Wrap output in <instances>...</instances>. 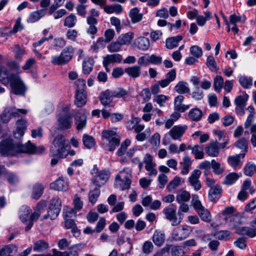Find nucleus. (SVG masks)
Returning <instances> with one entry per match:
<instances>
[{"instance_id": "nucleus-1", "label": "nucleus", "mask_w": 256, "mask_h": 256, "mask_svg": "<svg viewBox=\"0 0 256 256\" xmlns=\"http://www.w3.org/2000/svg\"><path fill=\"white\" fill-rule=\"evenodd\" d=\"M44 150L43 146H36L30 141L24 144H14L12 139L8 138L0 142V153L4 156H12L18 153L41 154Z\"/></svg>"}, {"instance_id": "nucleus-2", "label": "nucleus", "mask_w": 256, "mask_h": 256, "mask_svg": "<svg viewBox=\"0 0 256 256\" xmlns=\"http://www.w3.org/2000/svg\"><path fill=\"white\" fill-rule=\"evenodd\" d=\"M0 81L4 84L10 82L12 90L16 94H22L25 92V86L18 74L9 76L8 70L4 66H0Z\"/></svg>"}, {"instance_id": "nucleus-3", "label": "nucleus", "mask_w": 256, "mask_h": 256, "mask_svg": "<svg viewBox=\"0 0 256 256\" xmlns=\"http://www.w3.org/2000/svg\"><path fill=\"white\" fill-rule=\"evenodd\" d=\"M68 142L62 134H58L52 142L50 154L52 156L64 158L68 155Z\"/></svg>"}, {"instance_id": "nucleus-4", "label": "nucleus", "mask_w": 256, "mask_h": 256, "mask_svg": "<svg viewBox=\"0 0 256 256\" xmlns=\"http://www.w3.org/2000/svg\"><path fill=\"white\" fill-rule=\"evenodd\" d=\"M70 105H64L56 114L58 126L61 129H68L72 126V116L70 112Z\"/></svg>"}, {"instance_id": "nucleus-5", "label": "nucleus", "mask_w": 256, "mask_h": 256, "mask_svg": "<svg viewBox=\"0 0 256 256\" xmlns=\"http://www.w3.org/2000/svg\"><path fill=\"white\" fill-rule=\"evenodd\" d=\"M102 138L106 143V146L109 151H114L120 142L119 136L114 130H104L102 132Z\"/></svg>"}, {"instance_id": "nucleus-6", "label": "nucleus", "mask_w": 256, "mask_h": 256, "mask_svg": "<svg viewBox=\"0 0 256 256\" xmlns=\"http://www.w3.org/2000/svg\"><path fill=\"white\" fill-rule=\"evenodd\" d=\"M74 51V48L72 46H68L62 50L60 56L52 58V63L55 65L66 64L72 60Z\"/></svg>"}, {"instance_id": "nucleus-7", "label": "nucleus", "mask_w": 256, "mask_h": 256, "mask_svg": "<svg viewBox=\"0 0 256 256\" xmlns=\"http://www.w3.org/2000/svg\"><path fill=\"white\" fill-rule=\"evenodd\" d=\"M27 110L25 109H16L15 108L8 107L5 108L2 112L1 118L3 122H8L12 117L18 116L20 114H26Z\"/></svg>"}, {"instance_id": "nucleus-8", "label": "nucleus", "mask_w": 256, "mask_h": 256, "mask_svg": "<svg viewBox=\"0 0 256 256\" xmlns=\"http://www.w3.org/2000/svg\"><path fill=\"white\" fill-rule=\"evenodd\" d=\"M190 227L188 226H180L175 228L172 233V238L176 241L186 238L190 233Z\"/></svg>"}, {"instance_id": "nucleus-9", "label": "nucleus", "mask_w": 256, "mask_h": 256, "mask_svg": "<svg viewBox=\"0 0 256 256\" xmlns=\"http://www.w3.org/2000/svg\"><path fill=\"white\" fill-rule=\"evenodd\" d=\"M176 208L170 207L166 208L163 210L166 218L171 222L172 225L173 226L180 224L182 220V216H179L178 218L176 216Z\"/></svg>"}, {"instance_id": "nucleus-10", "label": "nucleus", "mask_w": 256, "mask_h": 256, "mask_svg": "<svg viewBox=\"0 0 256 256\" xmlns=\"http://www.w3.org/2000/svg\"><path fill=\"white\" fill-rule=\"evenodd\" d=\"M46 202L44 201H40L36 208V210L30 214V219L28 225L25 227V230H29L33 226L34 221L37 220L41 213L42 210L46 206Z\"/></svg>"}, {"instance_id": "nucleus-11", "label": "nucleus", "mask_w": 256, "mask_h": 256, "mask_svg": "<svg viewBox=\"0 0 256 256\" xmlns=\"http://www.w3.org/2000/svg\"><path fill=\"white\" fill-rule=\"evenodd\" d=\"M110 176V172L108 170H102L98 172L97 175L92 178V182L98 187H100L104 184L108 180Z\"/></svg>"}, {"instance_id": "nucleus-12", "label": "nucleus", "mask_w": 256, "mask_h": 256, "mask_svg": "<svg viewBox=\"0 0 256 256\" xmlns=\"http://www.w3.org/2000/svg\"><path fill=\"white\" fill-rule=\"evenodd\" d=\"M86 110H79L76 111L74 115L75 124L78 130L85 127L86 123Z\"/></svg>"}, {"instance_id": "nucleus-13", "label": "nucleus", "mask_w": 256, "mask_h": 256, "mask_svg": "<svg viewBox=\"0 0 256 256\" xmlns=\"http://www.w3.org/2000/svg\"><path fill=\"white\" fill-rule=\"evenodd\" d=\"M201 172L198 170H194L188 178L190 185L192 186L196 191L199 190L202 188L200 182L199 180Z\"/></svg>"}, {"instance_id": "nucleus-14", "label": "nucleus", "mask_w": 256, "mask_h": 256, "mask_svg": "<svg viewBox=\"0 0 256 256\" xmlns=\"http://www.w3.org/2000/svg\"><path fill=\"white\" fill-rule=\"evenodd\" d=\"M52 189L58 191H66L68 189V181L66 178H60L50 184Z\"/></svg>"}, {"instance_id": "nucleus-15", "label": "nucleus", "mask_w": 256, "mask_h": 256, "mask_svg": "<svg viewBox=\"0 0 256 256\" xmlns=\"http://www.w3.org/2000/svg\"><path fill=\"white\" fill-rule=\"evenodd\" d=\"M188 128L186 126H175L168 132V134L174 140L181 138Z\"/></svg>"}, {"instance_id": "nucleus-16", "label": "nucleus", "mask_w": 256, "mask_h": 256, "mask_svg": "<svg viewBox=\"0 0 256 256\" xmlns=\"http://www.w3.org/2000/svg\"><path fill=\"white\" fill-rule=\"evenodd\" d=\"M252 227L242 226L236 229V232L240 235H246L250 238H252L256 236V228L254 227V224L251 223Z\"/></svg>"}, {"instance_id": "nucleus-17", "label": "nucleus", "mask_w": 256, "mask_h": 256, "mask_svg": "<svg viewBox=\"0 0 256 256\" xmlns=\"http://www.w3.org/2000/svg\"><path fill=\"white\" fill-rule=\"evenodd\" d=\"M152 240L154 244L157 246H161L166 240L165 234L164 231L156 230L152 235Z\"/></svg>"}, {"instance_id": "nucleus-18", "label": "nucleus", "mask_w": 256, "mask_h": 256, "mask_svg": "<svg viewBox=\"0 0 256 256\" xmlns=\"http://www.w3.org/2000/svg\"><path fill=\"white\" fill-rule=\"evenodd\" d=\"M31 212V209L30 207L26 206H22L19 211V218L22 222L25 224L26 226L29 222V220L30 219V216Z\"/></svg>"}, {"instance_id": "nucleus-19", "label": "nucleus", "mask_w": 256, "mask_h": 256, "mask_svg": "<svg viewBox=\"0 0 256 256\" xmlns=\"http://www.w3.org/2000/svg\"><path fill=\"white\" fill-rule=\"evenodd\" d=\"M122 59V55L118 54H107L104 57L102 64L104 68H107L110 64L121 62Z\"/></svg>"}, {"instance_id": "nucleus-20", "label": "nucleus", "mask_w": 256, "mask_h": 256, "mask_svg": "<svg viewBox=\"0 0 256 256\" xmlns=\"http://www.w3.org/2000/svg\"><path fill=\"white\" fill-rule=\"evenodd\" d=\"M26 122L24 120H18L16 122V128L14 132V136L16 138H20L22 137L26 129Z\"/></svg>"}, {"instance_id": "nucleus-21", "label": "nucleus", "mask_w": 256, "mask_h": 256, "mask_svg": "<svg viewBox=\"0 0 256 256\" xmlns=\"http://www.w3.org/2000/svg\"><path fill=\"white\" fill-rule=\"evenodd\" d=\"M87 101V94L86 90L77 91L75 95L74 104L79 108L84 106Z\"/></svg>"}, {"instance_id": "nucleus-22", "label": "nucleus", "mask_w": 256, "mask_h": 256, "mask_svg": "<svg viewBox=\"0 0 256 256\" xmlns=\"http://www.w3.org/2000/svg\"><path fill=\"white\" fill-rule=\"evenodd\" d=\"M46 14V10L40 9L31 12L27 18V22L29 23H34L43 18Z\"/></svg>"}, {"instance_id": "nucleus-23", "label": "nucleus", "mask_w": 256, "mask_h": 256, "mask_svg": "<svg viewBox=\"0 0 256 256\" xmlns=\"http://www.w3.org/2000/svg\"><path fill=\"white\" fill-rule=\"evenodd\" d=\"M135 44L136 47L142 50H147L150 46V40L144 36H140L135 40Z\"/></svg>"}, {"instance_id": "nucleus-24", "label": "nucleus", "mask_w": 256, "mask_h": 256, "mask_svg": "<svg viewBox=\"0 0 256 256\" xmlns=\"http://www.w3.org/2000/svg\"><path fill=\"white\" fill-rule=\"evenodd\" d=\"M206 150L210 156H217L219 154L218 143L217 142L210 143L206 147Z\"/></svg>"}, {"instance_id": "nucleus-25", "label": "nucleus", "mask_w": 256, "mask_h": 256, "mask_svg": "<svg viewBox=\"0 0 256 256\" xmlns=\"http://www.w3.org/2000/svg\"><path fill=\"white\" fill-rule=\"evenodd\" d=\"M113 98L112 91L107 90L102 93L100 100L101 104L106 107L112 102Z\"/></svg>"}, {"instance_id": "nucleus-26", "label": "nucleus", "mask_w": 256, "mask_h": 256, "mask_svg": "<svg viewBox=\"0 0 256 256\" xmlns=\"http://www.w3.org/2000/svg\"><path fill=\"white\" fill-rule=\"evenodd\" d=\"M182 40L181 36H176L168 38L166 40V46L168 49H173L176 48L178 42Z\"/></svg>"}, {"instance_id": "nucleus-27", "label": "nucleus", "mask_w": 256, "mask_h": 256, "mask_svg": "<svg viewBox=\"0 0 256 256\" xmlns=\"http://www.w3.org/2000/svg\"><path fill=\"white\" fill-rule=\"evenodd\" d=\"M128 15L132 24L140 22L142 20L143 16L142 14L140 12L139 10L137 8L131 9Z\"/></svg>"}, {"instance_id": "nucleus-28", "label": "nucleus", "mask_w": 256, "mask_h": 256, "mask_svg": "<svg viewBox=\"0 0 256 256\" xmlns=\"http://www.w3.org/2000/svg\"><path fill=\"white\" fill-rule=\"evenodd\" d=\"M245 154L242 153L233 156H229L228 158V164L233 168H236L240 164V159L244 158Z\"/></svg>"}, {"instance_id": "nucleus-29", "label": "nucleus", "mask_w": 256, "mask_h": 256, "mask_svg": "<svg viewBox=\"0 0 256 256\" xmlns=\"http://www.w3.org/2000/svg\"><path fill=\"white\" fill-rule=\"evenodd\" d=\"M132 170L129 168H124L122 170L119 172L116 177L117 178L124 179L126 181H128L131 184V178L132 177Z\"/></svg>"}, {"instance_id": "nucleus-30", "label": "nucleus", "mask_w": 256, "mask_h": 256, "mask_svg": "<svg viewBox=\"0 0 256 256\" xmlns=\"http://www.w3.org/2000/svg\"><path fill=\"white\" fill-rule=\"evenodd\" d=\"M17 247L14 244L6 245L0 249V256H10L17 252Z\"/></svg>"}, {"instance_id": "nucleus-31", "label": "nucleus", "mask_w": 256, "mask_h": 256, "mask_svg": "<svg viewBox=\"0 0 256 256\" xmlns=\"http://www.w3.org/2000/svg\"><path fill=\"white\" fill-rule=\"evenodd\" d=\"M134 38V34L132 32H128L120 36L118 38L122 46L130 44Z\"/></svg>"}, {"instance_id": "nucleus-32", "label": "nucleus", "mask_w": 256, "mask_h": 256, "mask_svg": "<svg viewBox=\"0 0 256 256\" xmlns=\"http://www.w3.org/2000/svg\"><path fill=\"white\" fill-rule=\"evenodd\" d=\"M174 90L180 94H188L190 92L188 84L183 81L179 82L176 84L174 87Z\"/></svg>"}, {"instance_id": "nucleus-33", "label": "nucleus", "mask_w": 256, "mask_h": 256, "mask_svg": "<svg viewBox=\"0 0 256 256\" xmlns=\"http://www.w3.org/2000/svg\"><path fill=\"white\" fill-rule=\"evenodd\" d=\"M202 112L198 108H192L188 112V116L192 120L198 122L202 116Z\"/></svg>"}, {"instance_id": "nucleus-34", "label": "nucleus", "mask_w": 256, "mask_h": 256, "mask_svg": "<svg viewBox=\"0 0 256 256\" xmlns=\"http://www.w3.org/2000/svg\"><path fill=\"white\" fill-rule=\"evenodd\" d=\"M94 64V60L91 58L84 60L82 63L83 72L86 74H88L92 70Z\"/></svg>"}, {"instance_id": "nucleus-35", "label": "nucleus", "mask_w": 256, "mask_h": 256, "mask_svg": "<svg viewBox=\"0 0 256 256\" xmlns=\"http://www.w3.org/2000/svg\"><path fill=\"white\" fill-rule=\"evenodd\" d=\"M141 68L138 66H134L125 68L124 72L132 78H136L140 74Z\"/></svg>"}, {"instance_id": "nucleus-36", "label": "nucleus", "mask_w": 256, "mask_h": 256, "mask_svg": "<svg viewBox=\"0 0 256 256\" xmlns=\"http://www.w3.org/2000/svg\"><path fill=\"white\" fill-rule=\"evenodd\" d=\"M124 180V179L122 178H117L116 177L114 184V187L121 190L129 189L131 184Z\"/></svg>"}, {"instance_id": "nucleus-37", "label": "nucleus", "mask_w": 256, "mask_h": 256, "mask_svg": "<svg viewBox=\"0 0 256 256\" xmlns=\"http://www.w3.org/2000/svg\"><path fill=\"white\" fill-rule=\"evenodd\" d=\"M213 235L220 240H228L230 238L232 233L228 230H221L215 231Z\"/></svg>"}, {"instance_id": "nucleus-38", "label": "nucleus", "mask_w": 256, "mask_h": 256, "mask_svg": "<svg viewBox=\"0 0 256 256\" xmlns=\"http://www.w3.org/2000/svg\"><path fill=\"white\" fill-rule=\"evenodd\" d=\"M190 198V193L184 190H180L178 192L176 196V200L179 203H184L188 202Z\"/></svg>"}, {"instance_id": "nucleus-39", "label": "nucleus", "mask_w": 256, "mask_h": 256, "mask_svg": "<svg viewBox=\"0 0 256 256\" xmlns=\"http://www.w3.org/2000/svg\"><path fill=\"white\" fill-rule=\"evenodd\" d=\"M192 162L188 156H185L180 164H182V168L181 170V174L186 175L188 174L190 168L192 165Z\"/></svg>"}, {"instance_id": "nucleus-40", "label": "nucleus", "mask_w": 256, "mask_h": 256, "mask_svg": "<svg viewBox=\"0 0 256 256\" xmlns=\"http://www.w3.org/2000/svg\"><path fill=\"white\" fill-rule=\"evenodd\" d=\"M241 174L236 172H231L226 176L224 182L226 185L230 186L233 184L240 177Z\"/></svg>"}, {"instance_id": "nucleus-41", "label": "nucleus", "mask_w": 256, "mask_h": 256, "mask_svg": "<svg viewBox=\"0 0 256 256\" xmlns=\"http://www.w3.org/2000/svg\"><path fill=\"white\" fill-rule=\"evenodd\" d=\"M77 20V18L76 15L73 14H71L66 17L64 22V26L68 28H72L76 25Z\"/></svg>"}, {"instance_id": "nucleus-42", "label": "nucleus", "mask_w": 256, "mask_h": 256, "mask_svg": "<svg viewBox=\"0 0 256 256\" xmlns=\"http://www.w3.org/2000/svg\"><path fill=\"white\" fill-rule=\"evenodd\" d=\"M192 153L196 159H202L204 157V146L202 145L196 144L192 146Z\"/></svg>"}, {"instance_id": "nucleus-43", "label": "nucleus", "mask_w": 256, "mask_h": 256, "mask_svg": "<svg viewBox=\"0 0 256 256\" xmlns=\"http://www.w3.org/2000/svg\"><path fill=\"white\" fill-rule=\"evenodd\" d=\"M48 248V244L44 240H38L34 244L33 250L38 252H41Z\"/></svg>"}, {"instance_id": "nucleus-44", "label": "nucleus", "mask_w": 256, "mask_h": 256, "mask_svg": "<svg viewBox=\"0 0 256 256\" xmlns=\"http://www.w3.org/2000/svg\"><path fill=\"white\" fill-rule=\"evenodd\" d=\"M104 10L108 14H120L122 11V8L120 4H116L113 6H106L104 8Z\"/></svg>"}, {"instance_id": "nucleus-45", "label": "nucleus", "mask_w": 256, "mask_h": 256, "mask_svg": "<svg viewBox=\"0 0 256 256\" xmlns=\"http://www.w3.org/2000/svg\"><path fill=\"white\" fill-rule=\"evenodd\" d=\"M240 84L246 89L250 88L252 85V78L246 76H241L238 80Z\"/></svg>"}, {"instance_id": "nucleus-46", "label": "nucleus", "mask_w": 256, "mask_h": 256, "mask_svg": "<svg viewBox=\"0 0 256 256\" xmlns=\"http://www.w3.org/2000/svg\"><path fill=\"white\" fill-rule=\"evenodd\" d=\"M100 195V190L98 188H96L90 190L88 193L89 202L94 205L95 204Z\"/></svg>"}, {"instance_id": "nucleus-47", "label": "nucleus", "mask_w": 256, "mask_h": 256, "mask_svg": "<svg viewBox=\"0 0 256 256\" xmlns=\"http://www.w3.org/2000/svg\"><path fill=\"white\" fill-rule=\"evenodd\" d=\"M43 190L44 187L42 184H35L32 192V198L36 200L38 199L42 196Z\"/></svg>"}, {"instance_id": "nucleus-48", "label": "nucleus", "mask_w": 256, "mask_h": 256, "mask_svg": "<svg viewBox=\"0 0 256 256\" xmlns=\"http://www.w3.org/2000/svg\"><path fill=\"white\" fill-rule=\"evenodd\" d=\"M60 211V210L58 208H53L49 207L48 214L44 216L43 219L46 220L50 218L52 220H54L59 214Z\"/></svg>"}, {"instance_id": "nucleus-49", "label": "nucleus", "mask_w": 256, "mask_h": 256, "mask_svg": "<svg viewBox=\"0 0 256 256\" xmlns=\"http://www.w3.org/2000/svg\"><path fill=\"white\" fill-rule=\"evenodd\" d=\"M248 98V95L245 92H243L242 95L238 96L235 98V105L246 106Z\"/></svg>"}, {"instance_id": "nucleus-50", "label": "nucleus", "mask_w": 256, "mask_h": 256, "mask_svg": "<svg viewBox=\"0 0 256 256\" xmlns=\"http://www.w3.org/2000/svg\"><path fill=\"white\" fill-rule=\"evenodd\" d=\"M122 44L117 40L115 42H111L108 46L107 48L109 52L113 53L120 52L122 50Z\"/></svg>"}, {"instance_id": "nucleus-51", "label": "nucleus", "mask_w": 256, "mask_h": 256, "mask_svg": "<svg viewBox=\"0 0 256 256\" xmlns=\"http://www.w3.org/2000/svg\"><path fill=\"white\" fill-rule=\"evenodd\" d=\"M12 51L14 52L15 58L17 60H21L25 54L24 48L22 46H20L18 44H16Z\"/></svg>"}, {"instance_id": "nucleus-52", "label": "nucleus", "mask_w": 256, "mask_h": 256, "mask_svg": "<svg viewBox=\"0 0 256 256\" xmlns=\"http://www.w3.org/2000/svg\"><path fill=\"white\" fill-rule=\"evenodd\" d=\"M82 142L84 146L88 148H92L95 144L94 139L92 136L88 134L83 136Z\"/></svg>"}, {"instance_id": "nucleus-53", "label": "nucleus", "mask_w": 256, "mask_h": 256, "mask_svg": "<svg viewBox=\"0 0 256 256\" xmlns=\"http://www.w3.org/2000/svg\"><path fill=\"white\" fill-rule=\"evenodd\" d=\"M206 64L212 72L217 71L218 69L213 56H209L207 57Z\"/></svg>"}, {"instance_id": "nucleus-54", "label": "nucleus", "mask_w": 256, "mask_h": 256, "mask_svg": "<svg viewBox=\"0 0 256 256\" xmlns=\"http://www.w3.org/2000/svg\"><path fill=\"white\" fill-rule=\"evenodd\" d=\"M222 192V188L220 186H216L211 188L209 190V197L212 201L216 198Z\"/></svg>"}, {"instance_id": "nucleus-55", "label": "nucleus", "mask_w": 256, "mask_h": 256, "mask_svg": "<svg viewBox=\"0 0 256 256\" xmlns=\"http://www.w3.org/2000/svg\"><path fill=\"white\" fill-rule=\"evenodd\" d=\"M235 146L238 148L242 150V152L246 153L248 151V141L245 138H241L236 142Z\"/></svg>"}, {"instance_id": "nucleus-56", "label": "nucleus", "mask_w": 256, "mask_h": 256, "mask_svg": "<svg viewBox=\"0 0 256 256\" xmlns=\"http://www.w3.org/2000/svg\"><path fill=\"white\" fill-rule=\"evenodd\" d=\"M160 136L158 133H155L150 138L149 142L152 146L156 150L160 145Z\"/></svg>"}, {"instance_id": "nucleus-57", "label": "nucleus", "mask_w": 256, "mask_h": 256, "mask_svg": "<svg viewBox=\"0 0 256 256\" xmlns=\"http://www.w3.org/2000/svg\"><path fill=\"white\" fill-rule=\"evenodd\" d=\"M214 90L217 92H220L224 86V79L220 76H217L214 79Z\"/></svg>"}, {"instance_id": "nucleus-58", "label": "nucleus", "mask_w": 256, "mask_h": 256, "mask_svg": "<svg viewBox=\"0 0 256 256\" xmlns=\"http://www.w3.org/2000/svg\"><path fill=\"white\" fill-rule=\"evenodd\" d=\"M182 179L178 176H175L174 178L168 184L167 188L168 191H171L175 189L176 187L180 184Z\"/></svg>"}, {"instance_id": "nucleus-59", "label": "nucleus", "mask_w": 256, "mask_h": 256, "mask_svg": "<svg viewBox=\"0 0 256 256\" xmlns=\"http://www.w3.org/2000/svg\"><path fill=\"white\" fill-rule=\"evenodd\" d=\"M144 162L146 164V170H150L151 166H155L156 164L153 162L152 156L150 154H146L143 159Z\"/></svg>"}, {"instance_id": "nucleus-60", "label": "nucleus", "mask_w": 256, "mask_h": 256, "mask_svg": "<svg viewBox=\"0 0 256 256\" xmlns=\"http://www.w3.org/2000/svg\"><path fill=\"white\" fill-rule=\"evenodd\" d=\"M212 168L214 172L216 174H220L223 173L224 168L221 166L220 164L214 160H212Z\"/></svg>"}, {"instance_id": "nucleus-61", "label": "nucleus", "mask_w": 256, "mask_h": 256, "mask_svg": "<svg viewBox=\"0 0 256 256\" xmlns=\"http://www.w3.org/2000/svg\"><path fill=\"white\" fill-rule=\"evenodd\" d=\"M168 100V96L164 94H158L154 97L153 101L156 102L160 107H162L164 106V103Z\"/></svg>"}, {"instance_id": "nucleus-62", "label": "nucleus", "mask_w": 256, "mask_h": 256, "mask_svg": "<svg viewBox=\"0 0 256 256\" xmlns=\"http://www.w3.org/2000/svg\"><path fill=\"white\" fill-rule=\"evenodd\" d=\"M201 219L206 222H209L211 220V215L210 212L206 208H204L198 212Z\"/></svg>"}, {"instance_id": "nucleus-63", "label": "nucleus", "mask_w": 256, "mask_h": 256, "mask_svg": "<svg viewBox=\"0 0 256 256\" xmlns=\"http://www.w3.org/2000/svg\"><path fill=\"white\" fill-rule=\"evenodd\" d=\"M190 52L194 57L199 58L202 55V50L201 48L198 46H193L190 48Z\"/></svg>"}, {"instance_id": "nucleus-64", "label": "nucleus", "mask_w": 256, "mask_h": 256, "mask_svg": "<svg viewBox=\"0 0 256 256\" xmlns=\"http://www.w3.org/2000/svg\"><path fill=\"white\" fill-rule=\"evenodd\" d=\"M141 120L139 118L132 117L126 123V127L128 130L134 129L137 124H140Z\"/></svg>"}]
</instances>
